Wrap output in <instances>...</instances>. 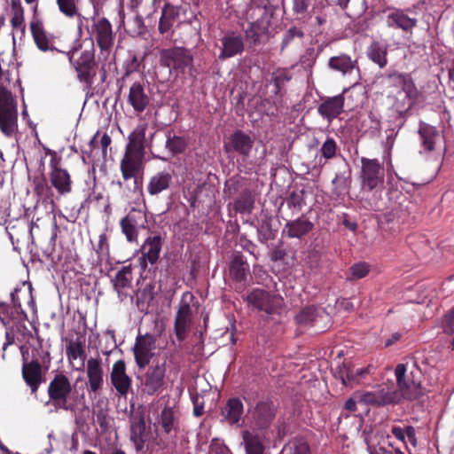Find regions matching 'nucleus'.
<instances>
[{
  "mask_svg": "<svg viewBox=\"0 0 454 454\" xmlns=\"http://www.w3.org/2000/svg\"><path fill=\"white\" fill-rule=\"evenodd\" d=\"M145 132L146 126L139 124L128 137L125 153L120 165L125 181L136 177L145 168Z\"/></svg>",
  "mask_w": 454,
  "mask_h": 454,
  "instance_id": "f257e3e1",
  "label": "nucleus"
},
{
  "mask_svg": "<svg viewBox=\"0 0 454 454\" xmlns=\"http://www.w3.org/2000/svg\"><path fill=\"white\" fill-rule=\"evenodd\" d=\"M361 188L364 192H375L372 200L362 198L360 203L367 210H379L376 192L383 187L385 169L382 162L377 159L361 158Z\"/></svg>",
  "mask_w": 454,
  "mask_h": 454,
  "instance_id": "f03ea898",
  "label": "nucleus"
},
{
  "mask_svg": "<svg viewBox=\"0 0 454 454\" xmlns=\"http://www.w3.org/2000/svg\"><path fill=\"white\" fill-rule=\"evenodd\" d=\"M88 31L100 50L98 60L103 61L102 69H105V62H110L114 59V56L112 55L115 37L113 26L106 17H96L94 15L92 17L91 27Z\"/></svg>",
  "mask_w": 454,
  "mask_h": 454,
  "instance_id": "7ed1b4c3",
  "label": "nucleus"
},
{
  "mask_svg": "<svg viewBox=\"0 0 454 454\" xmlns=\"http://www.w3.org/2000/svg\"><path fill=\"white\" fill-rule=\"evenodd\" d=\"M274 6L269 2L262 5H252L247 11V17L251 20L249 27L246 29L247 39L256 43L262 35L267 34L270 20L274 14Z\"/></svg>",
  "mask_w": 454,
  "mask_h": 454,
  "instance_id": "20e7f679",
  "label": "nucleus"
},
{
  "mask_svg": "<svg viewBox=\"0 0 454 454\" xmlns=\"http://www.w3.org/2000/svg\"><path fill=\"white\" fill-rule=\"evenodd\" d=\"M166 362H156L137 377L138 389L142 395H153L161 393L166 386Z\"/></svg>",
  "mask_w": 454,
  "mask_h": 454,
  "instance_id": "39448f33",
  "label": "nucleus"
},
{
  "mask_svg": "<svg viewBox=\"0 0 454 454\" xmlns=\"http://www.w3.org/2000/svg\"><path fill=\"white\" fill-rule=\"evenodd\" d=\"M159 61L161 67H168L170 72L184 74L192 67L193 56L190 50L174 46L160 50Z\"/></svg>",
  "mask_w": 454,
  "mask_h": 454,
  "instance_id": "423d86ee",
  "label": "nucleus"
},
{
  "mask_svg": "<svg viewBox=\"0 0 454 454\" xmlns=\"http://www.w3.org/2000/svg\"><path fill=\"white\" fill-rule=\"evenodd\" d=\"M67 56L77 73L79 81L85 83L87 87H91L98 68L94 44L92 43L90 49L82 51L78 58H74V52L69 53Z\"/></svg>",
  "mask_w": 454,
  "mask_h": 454,
  "instance_id": "0eeeda50",
  "label": "nucleus"
},
{
  "mask_svg": "<svg viewBox=\"0 0 454 454\" xmlns=\"http://www.w3.org/2000/svg\"><path fill=\"white\" fill-rule=\"evenodd\" d=\"M246 301L248 305L269 315L279 314L284 304L282 297L261 288L253 289Z\"/></svg>",
  "mask_w": 454,
  "mask_h": 454,
  "instance_id": "6e6552de",
  "label": "nucleus"
},
{
  "mask_svg": "<svg viewBox=\"0 0 454 454\" xmlns=\"http://www.w3.org/2000/svg\"><path fill=\"white\" fill-rule=\"evenodd\" d=\"M406 366L403 364L396 365L395 374L396 377L397 389L392 390L397 394L398 403L402 400H416L422 395L420 381L415 380L413 377H406Z\"/></svg>",
  "mask_w": 454,
  "mask_h": 454,
  "instance_id": "1a4fd4ad",
  "label": "nucleus"
},
{
  "mask_svg": "<svg viewBox=\"0 0 454 454\" xmlns=\"http://www.w3.org/2000/svg\"><path fill=\"white\" fill-rule=\"evenodd\" d=\"M18 104L15 98H0V131L7 137L18 132Z\"/></svg>",
  "mask_w": 454,
  "mask_h": 454,
  "instance_id": "9d476101",
  "label": "nucleus"
},
{
  "mask_svg": "<svg viewBox=\"0 0 454 454\" xmlns=\"http://www.w3.org/2000/svg\"><path fill=\"white\" fill-rule=\"evenodd\" d=\"M72 392L69 379L63 373H57L48 386V395L56 408L68 410L67 398Z\"/></svg>",
  "mask_w": 454,
  "mask_h": 454,
  "instance_id": "9b49d317",
  "label": "nucleus"
},
{
  "mask_svg": "<svg viewBox=\"0 0 454 454\" xmlns=\"http://www.w3.org/2000/svg\"><path fill=\"white\" fill-rule=\"evenodd\" d=\"M156 338L149 333L139 334L136 338L132 348L136 364L139 369H145L149 365L156 348Z\"/></svg>",
  "mask_w": 454,
  "mask_h": 454,
  "instance_id": "f8f14e48",
  "label": "nucleus"
},
{
  "mask_svg": "<svg viewBox=\"0 0 454 454\" xmlns=\"http://www.w3.org/2000/svg\"><path fill=\"white\" fill-rule=\"evenodd\" d=\"M30 30L33 40L41 51L56 52L65 55L71 53V51L66 52L57 49L55 46V36L45 30L43 22L39 19L34 18L30 21Z\"/></svg>",
  "mask_w": 454,
  "mask_h": 454,
  "instance_id": "ddd939ff",
  "label": "nucleus"
},
{
  "mask_svg": "<svg viewBox=\"0 0 454 454\" xmlns=\"http://www.w3.org/2000/svg\"><path fill=\"white\" fill-rule=\"evenodd\" d=\"M254 146V139L242 130L234 131L224 142V151L228 154L237 153L244 159L249 157Z\"/></svg>",
  "mask_w": 454,
  "mask_h": 454,
  "instance_id": "4468645a",
  "label": "nucleus"
},
{
  "mask_svg": "<svg viewBox=\"0 0 454 454\" xmlns=\"http://www.w3.org/2000/svg\"><path fill=\"white\" fill-rule=\"evenodd\" d=\"M146 215L142 210L131 209L129 214L121 218L120 225L121 232L129 242H136L138 238V230L145 228Z\"/></svg>",
  "mask_w": 454,
  "mask_h": 454,
  "instance_id": "2eb2a0df",
  "label": "nucleus"
},
{
  "mask_svg": "<svg viewBox=\"0 0 454 454\" xmlns=\"http://www.w3.org/2000/svg\"><path fill=\"white\" fill-rule=\"evenodd\" d=\"M163 239L160 235L147 237L140 247L141 257L139 258L141 267L145 270L147 264H155L161 252Z\"/></svg>",
  "mask_w": 454,
  "mask_h": 454,
  "instance_id": "dca6fc26",
  "label": "nucleus"
},
{
  "mask_svg": "<svg viewBox=\"0 0 454 454\" xmlns=\"http://www.w3.org/2000/svg\"><path fill=\"white\" fill-rule=\"evenodd\" d=\"M132 266L127 265L121 268L114 278L111 280L114 290L117 293L118 298L121 301H125L127 298L133 300L131 294L132 291Z\"/></svg>",
  "mask_w": 454,
  "mask_h": 454,
  "instance_id": "f3484780",
  "label": "nucleus"
},
{
  "mask_svg": "<svg viewBox=\"0 0 454 454\" xmlns=\"http://www.w3.org/2000/svg\"><path fill=\"white\" fill-rule=\"evenodd\" d=\"M110 380L113 387L121 396H126L132 385L131 378L127 374L125 361L120 359L112 367Z\"/></svg>",
  "mask_w": 454,
  "mask_h": 454,
  "instance_id": "a211bd4d",
  "label": "nucleus"
},
{
  "mask_svg": "<svg viewBox=\"0 0 454 454\" xmlns=\"http://www.w3.org/2000/svg\"><path fill=\"white\" fill-rule=\"evenodd\" d=\"M22 378L30 388L32 394H35L43 382L42 365L37 359L30 362L24 361L22 365Z\"/></svg>",
  "mask_w": 454,
  "mask_h": 454,
  "instance_id": "6ab92c4d",
  "label": "nucleus"
},
{
  "mask_svg": "<svg viewBox=\"0 0 454 454\" xmlns=\"http://www.w3.org/2000/svg\"><path fill=\"white\" fill-rule=\"evenodd\" d=\"M174 182L173 175L168 170L154 173L149 177L146 184V192L153 197H158L170 190Z\"/></svg>",
  "mask_w": 454,
  "mask_h": 454,
  "instance_id": "aec40b11",
  "label": "nucleus"
},
{
  "mask_svg": "<svg viewBox=\"0 0 454 454\" xmlns=\"http://www.w3.org/2000/svg\"><path fill=\"white\" fill-rule=\"evenodd\" d=\"M276 417V407L272 402L261 401L252 412L253 421L259 429L268 428Z\"/></svg>",
  "mask_w": 454,
  "mask_h": 454,
  "instance_id": "412c9836",
  "label": "nucleus"
},
{
  "mask_svg": "<svg viewBox=\"0 0 454 454\" xmlns=\"http://www.w3.org/2000/svg\"><path fill=\"white\" fill-rule=\"evenodd\" d=\"M347 90H344L342 93L334 96L328 97L318 106L317 112L324 119H326L329 122L337 118L344 108L345 98L344 93Z\"/></svg>",
  "mask_w": 454,
  "mask_h": 454,
  "instance_id": "4be33fe9",
  "label": "nucleus"
},
{
  "mask_svg": "<svg viewBox=\"0 0 454 454\" xmlns=\"http://www.w3.org/2000/svg\"><path fill=\"white\" fill-rule=\"evenodd\" d=\"M86 374L89 392L97 394L104 385V370L100 358L90 357L87 361Z\"/></svg>",
  "mask_w": 454,
  "mask_h": 454,
  "instance_id": "5701e85b",
  "label": "nucleus"
},
{
  "mask_svg": "<svg viewBox=\"0 0 454 454\" xmlns=\"http://www.w3.org/2000/svg\"><path fill=\"white\" fill-rule=\"evenodd\" d=\"M222 50L220 59H226L240 54L244 51V41L241 35L235 32H228L221 39Z\"/></svg>",
  "mask_w": 454,
  "mask_h": 454,
  "instance_id": "b1692460",
  "label": "nucleus"
},
{
  "mask_svg": "<svg viewBox=\"0 0 454 454\" xmlns=\"http://www.w3.org/2000/svg\"><path fill=\"white\" fill-rule=\"evenodd\" d=\"M386 24L387 27L400 28L405 34H412L418 20L410 17L404 11L396 9L387 15Z\"/></svg>",
  "mask_w": 454,
  "mask_h": 454,
  "instance_id": "393cba45",
  "label": "nucleus"
},
{
  "mask_svg": "<svg viewBox=\"0 0 454 454\" xmlns=\"http://www.w3.org/2000/svg\"><path fill=\"white\" fill-rule=\"evenodd\" d=\"M192 308L187 302H181L175 317L174 330L176 339L181 342L186 338L190 329Z\"/></svg>",
  "mask_w": 454,
  "mask_h": 454,
  "instance_id": "a878e982",
  "label": "nucleus"
},
{
  "mask_svg": "<svg viewBox=\"0 0 454 454\" xmlns=\"http://www.w3.org/2000/svg\"><path fill=\"white\" fill-rule=\"evenodd\" d=\"M128 103L135 112L142 113L150 104V98L145 92V86L139 82H134L129 91Z\"/></svg>",
  "mask_w": 454,
  "mask_h": 454,
  "instance_id": "bb28decb",
  "label": "nucleus"
},
{
  "mask_svg": "<svg viewBox=\"0 0 454 454\" xmlns=\"http://www.w3.org/2000/svg\"><path fill=\"white\" fill-rule=\"evenodd\" d=\"M362 401L367 404L376 406H386L388 404H397V394L387 388H380L375 391L366 392L362 396Z\"/></svg>",
  "mask_w": 454,
  "mask_h": 454,
  "instance_id": "cd10ccee",
  "label": "nucleus"
},
{
  "mask_svg": "<svg viewBox=\"0 0 454 454\" xmlns=\"http://www.w3.org/2000/svg\"><path fill=\"white\" fill-rule=\"evenodd\" d=\"M313 228V223L301 215L295 220L287 221L283 229V234L290 239H301L309 234Z\"/></svg>",
  "mask_w": 454,
  "mask_h": 454,
  "instance_id": "c85d7f7f",
  "label": "nucleus"
},
{
  "mask_svg": "<svg viewBox=\"0 0 454 454\" xmlns=\"http://www.w3.org/2000/svg\"><path fill=\"white\" fill-rule=\"evenodd\" d=\"M388 45L373 40L366 49L367 58L380 69L387 67Z\"/></svg>",
  "mask_w": 454,
  "mask_h": 454,
  "instance_id": "c756f323",
  "label": "nucleus"
},
{
  "mask_svg": "<svg viewBox=\"0 0 454 454\" xmlns=\"http://www.w3.org/2000/svg\"><path fill=\"white\" fill-rule=\"evenodd\" d=\"M12 84L18 85L21 95L23 96V88L18 72L13 74L9 70H0V98H15L11 91Z\"/></svg>",
  "mask_w": 454,
  "mask_h": 454,
  "instance_id": "7c9ffc66",
  "label": "nucleus"
},
{
  "mask_svg": "<svg viewBox=\"0 0 454 454\" xmlns=\"http://www.w3.org/2000/svg\"><path fill=\"white\" fill-rule=\"evenodd\" d=\"M50 182L59 195H66L72 192L73 181L68 171L65 168L50 172Z\"/></svg>",
  "mask_w": 454,
  "mask_h": 454,
  "instance_id": "2f4dec72",
  "label": "nucleus"
},
{
  "mask_svg": "<svg viewBox=\"0 0 454 454\" xmlns=\"http://www.w3.org/2000/svg\"><path fill=\"white\" fill-rule=\"evenodd\" d=\"M244 411L242 401L238 397L230 398L221 410V415L231 425L240 420Z\"/></svg>",
  "mask_w": 454,
  "mask_h": 454,
  "instance_id": "473e14b6",
  "label": "nucleus"
},
{
  "mask_svg": "<svg viewBox=\"0 0 454 454\" xmlns=\"http://www.w3.org/2000/svg\"><path fill=\"white\" fill-rule=\"evenodd\" d=\"M178 9L174 5L170 4L169 3L165 4L162 8L161 16L159 21V32L161 35H164L167 32H168L173 27L175 21L178 19Z\"/></svg>",
  "mask_w": 454,
  "mask_h": 454,
  "instance_id": "72a5a7b5",
  "label": "nucleus"
},
{
  "mask_svg": "<svg viewBox=\"0 0 454 454\" xmlns=\"http://www.w3.org/2000/svg\"><path fill=\"white\" fill-rule=\"evenodd\" d=\"M356 59H352L350 56L347 54H340L330 58L328 61V67L337 72L343 74H350L356 67Z\"/></svg>",
  "mask_w": 454,
  "mask_h": 454,
  "instance_id": "f704fd0d",
  "label": "nucleus"
},
{
  "mask_svg": "<svg viewBox=\"0 0 454 454\" xmlns=\"http://www.w3.org/2000/svg\"><path fill=\"white\" fill-rule=\"evenodd\" d=\"M154 289L155 285L153 283H148L137 292L136 304L140 312L148 313L149 308L155 298Z\"/></svg>",
  "mask_w": 454,
  "mask_h": 454,
  "instance_id": "c9c22d12",
  "label": "nucleus"
},
{
  "mask_svg": "<svg viewBox=\"0 0 454 454\" xmlns=\"http://www.w3.org/2000/svg\"><path fill=\"white\" fill-rule=\"evenodd\" d=\"M249 274V265L243 259L241 254L233 257L230 264V276L237 282H242L247 279Z\"/></svg>",
  "mask_w": 454,
  "mask_h": 454,
  "instance_id": "e433bc0d",
  "label": "nucleus"
},
{
  "mask_svg": "<svg viewBox=\"0 0 454 454\" xmlns=\"http://www.w3.org/2000/svg\"><path fill=\"white\" fill-rule=\"evenodd\" d=\"M159 425L166 434L178 430V419L175 416L173 408L166 406L160 412Z\"/></svg>",
  "mask_w": 454,
  "mask_h": 454,
  "instance_id": "4c0bfd02",
  "label": "nucleus"
},
{
  "mask_svg": "<svg viewBox=\"0 0 454 454\" xmlns=\"http://www.w3.org/2000/svg\"><path fill=\"white\" fill-rule=\"evenodd\" d=\"M247 454H263L264 446L262 438L249 431L242 433Z\"/></svg>",
  "mask_w": 454,
  "mask_h": 454,
  "instance_id": "58836bf2",
  "label": "nucleus"
},
{
  "mask_svg": "<svg viewBox=\"0 0 454 454\" xmlns=\"http://www.w3.org/2000/svg\"><path fill=\"white\" fill-rule=\"evenodd\" d=\"M254 200L249 190L242 191L240 195L235 200L233 207L236 212L240 214H250L254 208Z\"/></svg>",
  "mask_w": 454,
  "mask_h": 454,
  "instance_id": "ea45409f",
  "label": "nucleus"
},
{
  "mask_svg": "<svg viewBox=\"0 0 454 454\" xmlns=\"http://www.w3.org/2000/svg\"><path fill=\"white\" fill-rule=\"evenodd\" d=\"M286 202L293 214L300 213L306 206L305 191L303 189L292 191L286 199Z\"/></svg>",
  "mask_w": 454,
  "mask_h": 454,
  "instance_id": "a19ab883",
  "label": "nucleus"
},
{
  "mask_svg": "<svg viewBox=\"0 0 454 454\" xmlns=\"http://www.w3.org/2000/svg\"><path fill=\"white\" fill-rule=\"evenodd\" d=\"M371 271V266L365 262L354 263L349 269L346 277L347 281H354L365 278Z\"/></svg>",
  "mask_w": 454,
  "mask_h": 454,
  "instance_id": "79ce46f5",
  "label": "nucleus"
},
{
  "mask_svg": "<svg viewBox=\"0 0 454 454\" xmlns=\"http://www.w3.org/2000/svg\"><path fill=\"white\" fill-rule=\"evenodd\" d=\"M292 79V74L286 69H278L272 74V82L275 86V94L280 98L283 96L285 85Z\"/></svg>",
  "mask_w": 454,
  "mask_h": 454,
  "instance_id": "37998d69",
  "label": "nucleus"
},
{
  "mask_svg": "<svg viewBox=\"0 0 454 454\" xmlns=\"http://www.w3.org/2000/svg\"><path fill=\"white\" fill-rule=\"evenodd\" d=\"M317 315V309L315 306H307L296 315V324L300 326H310L315 321Z\"/></svg>",
  "mask_w": 454,
  "mask_h": 454,
  "instance_id": "c03bdc74",
  "label": "nucleus"
},
{
  "mask_svg": "<svg viewBox=\"0 0 454 454\" xmlns=\"http://www.w3.org/2000/svg\"><path fill=\"white\" fill-rule=\"evenodd\" d=\"M187 144L184 137L178 136H167L166 149L172 156L184 153L186 149Z\"/></svg>",
  "mask_w": 454,
  "mask_h": 454,
  "instance_id": "a18cd8bd",
  "label": "nucleus"
},
{
  "mask_svg": "<svg viewBox=\"0 0 454 454\" xmlns=\"http://www.w3.org/2000/svg\"><path fill=\"white\" fill-rule=\"evenodd\" d=\"M12 19L11 24L13 28H24V9L20 0H12L11 3Z\"/></svg>",
  "mask_w": 454,
  "mask_h": 454,
  "instance_id": "49530a36",
  "label": "nucleus"
},
{
  "mask_svg": "<svg viewBox=\"0 0 454 454\" xmlns=\"http://www.w3.org/2000/svg\"><path fill=\"white\" fill-rule=\"evenodd\" d=\"M78 2L79 0H56L59 12L69 19L80 15Z\"/></svg>",
  "mask_w": 454,
  "mask_h": 454,
  "instance_id": "de8ad7c7",
  "label": "nucleus"
},
{
  "mask_svg": "<svg viewBox=\"0 0 454 454\" xmlns=\"http://www.w3.org/2000/svg\"><path fill=\"white\" fill-rule=\"evenodd\" d=\"M419 134L422 137V144L426 150L433 151L435 145V137L439 136L437 130L430 126L421 127Z\"/></svg>",
  "mask_w": 454,
  "mask_h": 454,
  "instance_id": "09e8293b",
  "label": "nucleus"
},
{
  "mask_svg": "<svg viewBox=\"0 0 454 454\" xmlns=\"http://www.w3.org/2000/svg\"><path fill=\"white\" fill-rule=\"evenodd\" d=\"M67 356L70 361L82 358L85 356L84 345L81 338L68 342L67 345Z\"/></svg>",
  "mask_w": 454,
  "mask_h": 454,
  "instance_id": "8fccbe9b",
  "label": "nucleus"
},
{
  "mask_svg": "<svg viewBox=\"0 0 454 454\" xmlns=\"http://www.w3.org/2000/svg\"><path fill=\"white\" fill-rule=\"evenodd\" d=\"M337 377L340 380L342 385L346 387H353L359 383L356 376L355 368L348 366L347 364H344V366L340 369Z\"/></svg>",
  "mask_w": 454,
  "mask_h": 454,
  "instance_id": "3c124183",
  "label": "nucleus"
},
{
  "mask_svg": "<svg viewBox=\"0 0 454 454\" xmlns=\"http://www.w3.org/2000/svg\"><path fill=\"white\" fill-rule=\"evenodd\" d=\"M281 454H310V451L306 442H293L283 447Z\"/></svg>",
  "mask_w": 454,
  "mask_h": 454,
  "instance_id": "603ef678",
  "label": "nucleus"
},
{
  "mask_svg": "<svg viewBox=\"0 0 454 454\" xmlns=\"http://www.w3.org/2000/svg\"><path fill=\"white\" fill-rule=\"evenodd\" d=\"M96 254L100 261L108 259L110 256V247L108 237L106 233H101L98 237V242L95 248Z\"/></svg>",
  "mask_w": 454,
  "mask_h": 454,
  "instance_id": "864d4df0",
  "label": "nucleus"
},
{
  "mask_svg": "<svg viewBox=\"0 0 454 454\" xmlns=\"http://www.w3.org/2000/svg\"><path fill=\"white\" fill-rule=\"evenodd\" d=\"M350 182V175L345 176L341 173L336 174L333 180V184L334 185L333 192L337 195H340L349 187Z\"/></svg>",
  "mask_w": 454,
  "mask_h": 454,
  "instance_id": "5fc2aeb1",
  "label": "nucleus"
},
{
  "mask_svg": "<svg viewBox=\"0 0 454 454\" xmlns=\"http://www.w3.org/2000/svg\"><path fill=\"white\" fill-rule=\"evenodd\" d=\"M337 149L338 146L334 138L328 137L322 145L320 153L325 160H331L335 157Z\"/></svg>",
  "mask_w": 454,
  "mask_h": 454,
  "instance_id": "6e6d98bb",
  "label": "nucleus"
},
{
  "mask_svg": "<svg viewBox=\"0 0 454 454\" xmlns=\"http://www.w3.org/2000/svg\"><path fill=\"white\" fill-rule=\"evenodd\" d=\"M51 187L47 184V180L44 176L34 178V192L37 196H46L51 192Z\"/></svg>",
  "mask_w": 454,
  "mask_h": 454,
  "instance_id": "4d7b16f0",
  "label": "nucleus"
},
{
  "mask_svg": "<svg viewBox=\"0 0 454 454\" xmlns=\"http://www.w3.org/2000/svg\"><path fill=\"white\" fill-rule=\"evenodd\" d=\"M303 36L304 33L301 29L296 27H290L284 35L281 43V50H284L286 47H287L295 37L302 38Z\"/></svg>",
  "mask_w": 454,
  "mask_h": 454,
  "instance_id": "13d9d810",
  "label": "nucleus"
},
{
  "mask_svg": "<svg viewBox=\"0 0 454 454\" xmlns=\"http://www.w3.org/2000/svg\"><path fill=\"white\" fill-rule=\"evenodd\" d=\"M316 61L315 50L309 48L305 53L301 56L299 63L304 69H309L313 67Z\"/></svg>",
  "mask_w": 454,
  "mask_h": 454,
  "instance_id": "bf43d9fd",
  "label": "nucleus"
},
{
  "mask_svg": "<svg viewBox=\"0 0 454 454\" xmlns=\"http://www.w3.org/2000/svg\"><path fill=\"white\" fill-rule=\"evenodd\" d=\"M145 26L144 24V17L142 14H136L135 18L132 20V27L129 29V32L133 35H141L145 32Z\"/></svg>",
  "mask_w": 454,
  "mask_h": 454,
  "instance_id": "052dcab7",
  "label": "nucleus"
},
{
  "mask_svg": "<svg viewBox=\"0 0 454 454\" xmlns=\"http://www.w3.org/2000/svg\"><path fill=\"white\" fill-rule=\"evenodd\" d=\"M140 67V60L137 55H132L129 60L125 63V73L122 79L128 77L132 73L138 71Z\"/></svg>",
  "mask_w": 454,
  "mask_h": 454,
  "instance_id": "680f3d73",
  "label": "nucleus"
},
{
  "mask_svg": "<svg viewBox=\"0 0 454 454\" xmlns=\"http://www.w3.org/2000/svg\"><path fill=\"white\" fill-rule=\"evenodd\" d=\"M311 4V0H293V12L297 15H304Z\"/></svg>",
  "mask_w": 454,
  "mask_h": 454,
  "instance_id": "e2e57ef3",
  "label": "nucleus"
},
{
  "mask_svg": "<svg viewBox=\"0 0 454 454\" xmlns=\"http://www.w3.org/2000/svg\"><path fill=\"white\" fill-rule=\"evenodd\" d=\"M442 328L447 334L454 333V308L445 316Z\"/></svg>",
  "mask_w": 454,
  "mask_h": 454,
  "instance_id": "0e129e2a",
  "label": "nucleus"
},
{
  "mask_svg": "<svg viewBox=\"0 0 454 454\" xmlns=\"http://www.w3.org/2000/svg\"><path fill=\"white\" fill-rule=\"evenodd\" d=\"M46 154H51V159L50 160V168H51V171L50 172H55V170H61L63 169L59 165H60V161H61V158L60 157H58L57 156V153L56 152L49 149V148H46Z\"/></svg>",
  "mask_w": 454,
  "mask_h": 454,
  "instance_id": "69168bd1",
  "label": "nucleus"
},
{
  "mask_svg": "<svg viewBox=\"0 0 454 454\" xmlns=\"http://www.w3.org/2000/svg\"><path fill=\"white\" fill-rule=\"evenodd\" d=\"M209 454H231L230 450L223 443L213 442L210 445Z\"/></svg>",
  "mask_w": 454,
  "mask_h": 454,
  "instance_id": "338daca9",
  "label": "nucleus"
},
{
  "mask_svg": "<svg viewBox=\"0 0 454 454\" xmlns=\"http://www.w3.org/2000/svg\"><path fill=\"white\" fill-rule=\"evenodd\" d=\"M404 431V437H408L410 442L416 446L417 444V438H416V431L415 428L412 426H407L403 429Z\"/></svg>",
  "mask_w": 454,
  "mask_h": 454,
  "instance_id": "774afa93",
  "label": "nucleus"
}]
</instances>
